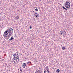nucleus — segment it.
Here are the masks:
<instances>
[{
  "label": "nucleus",
  "instance_id": "f3484780",
  "mask_svg": "<svg viewBox=\"0 0 73 73\" xmlns=\"http://www.w3.org/2000/svg\"><path fill=\"white\" fill-rule=\"evenodd\" d=\"M56 72H58V73H59L60 72V70L58 69L56 71Z\"/></svg>",
  "mask_w": 73,
  "mask_h": 73
},
{
  "label": "nucleus",
  "instance_id": "20e7f679",
  "mask_svg": "<svg viewBox=\"0 0 73 73\" xmlns=\"http://www.w3.org/2000/svg\"><path fill=\"white\" fill-rule=\"evenodd\" d=\"M60 34L61 35H65L66 34V33L65 31H61L60 32Z\"/></svg>",
  "mask_w": 73,
  "mask_h": 73
},
{
  "label": "nucleus",
  "instance_id": "f8f14e48",
  "mask_svg": "<svg viewBox=\"0 0 73 73\" xmlns=\"http://www.w3.org/2000/svg\"><path fill=\"white\" fill-rule=\"evenodd\" d=\"M45 69H46L45 70H48V69H49V67H48V66H47L45 67Z\"/></svg>",
  "mask_w": 73,
  "mask_h": 73
},
{
  "label": "nucleus",
  "instance_id": "4468645a",
  "mask_svg": "<svg viewBox=\"0 0 73 73\" xmlns=\"http://www.w3.org/2000/svg\"><path fill=\"white\" fill-rule=\"evenodd\" d=\"M35 10L36 11V12H37V11H38V9L37 8H36L35 9Z\"/></svg>",
  "mask_w": 73,
  "mask_h": 73
},
{
  "label": "nucleus",
  "instance_id": "423d86ee",
  "mask_svg": "<svg viewBox=\"0 0 73 73\" xmlns=\"http://www.w3.org/2000/svg\"><path fill=\"white\" fill-rule=\"evenodd\" d=\"M25 66H26V63H24L23 64L22 67L23 68H25Z\"/></svg>",
  "mask_w": 73,
  "mask_h": 73
},
{
  "label": "nucleus",
  "instance_id": "412c9836",
  "mask_svg": "<svg viewBox=\"0 0 73 73\" xmlns=\"http://www.w3.org/2000/svg\"><path fill=\"white\" fill-rule=\"evenodd\" d=\"M16 53H17V52Z\"/></svg>",
  "mask_w": 73,
  "mask_h": 73
},
{
  "label": "nucleus",
  "instance_id": "7ed1b4c3",
  "mask_svg": "<svg viewBox=\"0 0 73 73\" xmlns=\"http://www.w3.org/2000/svg\"><path fill=\"white\" fill-rule=\"evenodd\" d=\"M64 6L66 8H69L70 7V3L68 2V1H66V2L64 4Z\"/></svg>",
  "mask_w": 73,
  "mask_h": 73
},
{
  "label": "nucleus",
  "instance_id": "a211bd4d",
  "mask_svg": "<svg viewBox=\"0 0 73 73\" xmlns=\"http://www.w3.org/2000/svg\"><path fill=\"white\" fill-rule=\"evenodd\" d=\"M20 71L21 72H22V70L21 69V68H20Z\"/></svg>",
  "mask_w": 73,
  "mask_h": 73
},
{
  "label": "nucleus",
  "instance_id": "dca6fc26",
  "mask_svg": "<svg viewBox=\"0 0 73 73\" xmlns=\"http://www.w3.org/2000/svg\"><path fill=\"white\" fill-rule=\"evenodd\" d=\"M36 17H37V16H38V14H35V15H34Z\"/></svg>",
  "mask_w": 73,
  "mask_h": 73
},
{
  "label": "nucleus",
  "instance_id": "ddd939ff",
  "mask_svg": "<svg viewBox=\"0 0 73 73\" xmlns=\"http://www.w3.org/2000/svg\"><path fill=\"white\" fill-rule=\"evenodd\" d=\"M33 12H34V15H37V13H36V12H35V11H33Z\"/></svg>",
  "mask_w": 73,
  "mask_h": 73
},
{
  "label": "nucleus",
  "instance_id": "1a4fd4ad",
  "mask_svg": "<svg viewBox=\"0 0 73 73\" xmlns=\"http://www.w3.org/2000/svg\"><path fill=\"white\" fill-rule=\"evenodd\" d=\"M62 8L63 9H65V10H66V11H67V10H68V9H67L66 8H65V7H64V6H63Z\"/></svg>",
  "mask_w": 73,
  "mask_h": 73
},
{
  "label": "nucleus",
  "instance_id": "aec40b11",
  "mask_svg": "<svg viewBox=\"0 0 73 73\" xmlns=\"http://www.w3.org/2000/svg\"><path fill=\"white\" fill-rule=\"evenodd\" d=\"M35 73H37V72H35Z\"/></svg>",
  "mask_w": 73,
  "mask_h": 73
},
{
  "label": "nucleus",
  "instance_id": "6e6552de",
  "mask_svg": "<svg viewBox=\"0 0 73 73\" xmlns=\"http://www.w3.org/2000/svg\"><path fill=\"white\" fill-rule=\"evenodd\" d=\"M15 18L17 20H19V16L17 15L15 17Z\"/></svg>",
  "mask_w": 73,
  "mask_h": 73
},
{
  "label": "nucleus",
  "instance_id": "9d476101",
  "mask_svg": "<svg viewBox=\"0 0 73 73\" xmlns=\"http://www.w3.org/2000/svg\"><path fill=\"white\" fill-rule=\"evenodd\" d=\"M14 39V38H13V36H12L11 38L9 39L10 40H13Z\"/></svg>",
  "mask_w": 73,
  "mask_h": 73
},
{
  "label": "nucleus",
  "instance_id": "2eb2a0df",
  "mask_svg": "<svg viewBox=\"0 0 73 73\" xmlns=\"http://www.w3.org/2000/svg\"><path fill=\"white\" fill-rule=\"evenodd\" d=\"M62 49L63 50H65V48L64 47H62Z\"/></svg>",
  "mask_w": 73,
  "mask_h": 73
},
{
  "label": "nucleus",
  "instance_id": "9b49d317",
  "mask_svg": "<svg viewBox=\"0 0 73 73\" xmlns=\"http://www.w3.org/2000/svg\"><path fill=\"white\" fill-rule=\"evenodd\" d=\"M27 63L28 64V65H29V64H31V62L30 61H29L28 62H27Z\"/></svg>",
  "mask_w": 73,
  "mask_h": 73
},
{
  "label": "nucleus",
  "instance_id": "0eeeda50",
  "mask_svg": "<svg viewBox=\"0 0 73 73\" xmlns=\"http://www.w3.org/2000/svg\"><path fill=\"white\" fill-rule=\"evenodd\" d=\"M44 73H49V71L48 70H45L44 71Z\"/></svg>",
  "mask_w": 73,
  "mask_h": 73
},
{
  "label": "nucleus",
  "instance_id": "39448f33",
  "mask_svg": "<svg viewBox=\"0 0 73 73\" xmlns=\"http://www.w3.org/2000/svg\"><path fill=\"white\" fill-rule=\"evenodd\" d=\"M36 73H41V70L40 68L36 70Z\"/></svg>",
  "mask_w": 73,
  "mask_h": 73
},
{
  "label": "nucleus",
  "instance_id": "6ab92c4d",
  "mask_svg": "<svg viewBox=\"0 0 73 73\" xmlns=\"http://www.w3.org/2000/svg\"><path fill=\"white\" fill-rule=\"evenodd\" d=\"M32 28V26H31L30 27V29H31V28Z\"/></svg>",
  "mask_w": 73,
  "mask_h": 73
},
{
  "label": "nucleus",
  "instance_id": "4be33fe9",
  "mask_svg": "<svg viewBox=\"0 0 73 73\" xmlns=\"http://www.w3.org/2000/svg\"><path fill=\"white\" fill-rule=\"evenodd\" d=\"M0 21H1V20H0Z\"/></svg>",
  "mask_w": 73,
  "mask_h": 73
},
{
  "label": "nucleus",
  "instance_id": "f257e3e1",
  "mask_svg": "<svg viewBox=\"0 0 73 73\" xmlns=\"http://www.w3.org/2000/svg\"><path fill=\"white\" fill-rule=\"evenodd\" d=\"M12 32H13V29L12 28H11L9 30L8 29L5 32H4V33L3 35V36L7 37L5 38H6L8 40L11 37Z\"/></svg>",
  "mask_w": 73,
  "mask_h": 73
},
{
  "label": "nucleus",
  "instance_id": "f03ea898",
  "mask_svg": "<svg viewBox=\"0 0 73 73\" xmlns=\"http://www.w3.org/2000/svg\"><path fill=\"white\" fill-rule=\"evenodd\" d=\"M13 60L15 61H18L19 60V56L18 54H15L13 56Z\"/></svg>",
  "mask_w": 73,
  "mask_h": 73
}]
</instances>
